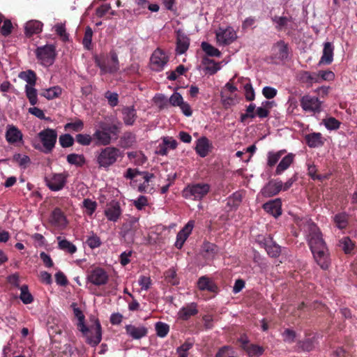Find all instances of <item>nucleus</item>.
<instances>
[{
    "mask_svg": "<svg viewBox=\"0 0 357 357\" xmlns=\"http://www.w3.org/2000/svg\"><path fill=\"white\" fill-rule=\"evenodd\" d=\"M305 138L307 144L310 148L321 146L324 143L322 135L320 132L310 133L308 135H306Z\"/></svg>",
    "mask_w": 357,
    "mask_h": 357,
    "instance_id": "27",
    "label": "nucleus"
},
{
    "mask_svg": "<svg viewBox=\"0 0 357 357\" xmlns=\"http://www.w3.org/2000/svg\"><path fill=\"white\" fill-rule=\"evenodd\" d=\"M76 142L82 146H89L93 140V135L89 134H77L75 136Z\"/></svg>",
    "mask_w": 357,
    "mask_h": 357,
    "instance_id": "52",
    "label": "nucleus"
},
{
    "mask_svg": "<svg viewBox=\"0 0 357 357\" xmlns=\"http://www.w3.org/2000/svg\"><path fill=\"white\" fill-rule=\"evenodd\" d=\"M122 211L120 204L116 201H112L107 205L105 210V215L107 220L112 222H116L121 215Z\"/></svg>",
    "mask_w": 357,
    "mask_h": 357,
    "instance_id": "15",
    "label": "nucleus"
},
{
    "mask_svg": "<svg viewBox=\"0 0 357 357\" xmlns=\"http://www.w3.org/2000/svg\"><path fill=\"white\" fill-rule=\"evenodd\" d=\"M59 141L63 148H68L73 145L75 140L70 134H64L60 135Z\"/></svg>",
    "mask_w": 357,
    "mask_h": 357,
    "instance_id": "54",
    "label": "nucleus"
},
{
    "mask_svg": "<svg viewBox=\"0 0 357 357\" xmlns=\"http://www.w3.org/2000/svg\"><path fill=\"white\" fill-rule=\"evenodd\" d=\"M20 298L24 304H30L33 301V297L29 291L28 286L26 284L20 287Z\"/></svg>",
    "mask_w": 357,
    "mask_h": 357,
    "instance_id": "41",
    "label": "nucleus"
},
{
    "mask_svg": "<svg viewBox=\"0 0 357 357\" xmlns=\"http://www.w3.org/2000/svg\"><path fill=\"white\" fill-rule=\"evenodd\" d=\"M119 129V126L116 124L101 126V130H96L93 134L95 145L108 146L113 139H117Z\"/></svg>",
    "mask_w": 357,
    "mask_h": 357,
    "instance_id": "2",
    "label": "nucleus"
},
{
    "mask_svg": "<svg viewBox=\"0 0 357 357\" xmlns=\"http://www.w3.org/2000/svg\"><path fill=\"white\" fill-rule=\"evenodd\" d=\"M282 203L279 198L271 200L263 205V208L275 218L282 214Z\"/></svg>",
    "mask_w": 357,
    "mask_h": 357,
    "instance_id": "20",
    "label": "nucleus"
},
{
    "mask_svg": "<svg viewBox=\"0 0 357 357\" xmlns=\"http://www.w3.org/2000/svg\"><path fill=\"white\" fill-rule=\"evenodd\" d=\"M201 47L202 50L210 56L220 57L221 56V52L217 48L206 42H202Z\"/></svg>",
    "mask_w": 357,
    "mask_h": 357,
    "instance_id": "43",
    "label": "nucleus"
},
{
    "mask_svg": "<svg viewBox=\"0 0 357 357\" xmlns=\"http://www.w3.org/2000/svg\"><path fill=\"white\" fill-rule=\"evenodd\" d=\"M123 152L114 146H106L100 149L96 153V163L100 168L107 169L113 165L119 158L123 157Z\"/></svg>",
    "mask_w": 357,
    "mask_h": 357,
    "instance_id": "3",
    "label": "nucleus"
},
{
    "mask_svg": "<svg viewBox=\"0 0 357 357\" xmlns=\"http://www.w3.org/2000/svg\"><path fill=\"white\" fill-rule=\"evenodd\" d=\"M307 229V242L311 251L325 249L326 248V243L319 227L314 223H309Z\"/></svg>",
    "mask_w": 357,
    "mask_h": 357,
    "instance_id": "5",
    "label": "nucleus"
},
{
    "mask_svg": "<svg viewBox=\"0 0 357 357\" xmlns=\"http://www.w3.org/2000/svg\"><path fill=\"white\" fill-rule=\"evenodd\" d=\"M6 140L10 143H16L22 139V134L20 130L14 126H8L6 133Z\"/></svg>",
    "mask_w": 357,
    "mask_h": 357,
    "instance_id": "30",
    "label": "nucleus"
},
{
    "mask_svg": "<svg viewBox=\"0 0 357 357\" xmlns=\"http://www.w3.org/2000/svg\"><path fill=\"white\" fill-rule=\"evenodd\" d=\"M285 152V150H281L278 152H272L270 151L268 153V160H267V165L269 167L274 166L280 160L282 155L284 154Z\"/></svg>",
    "mask_w": 357,
    "mask_h": 357,
    "instance_id": "48",
    "label": "nucleus"
},
{
    "mask_svg": "<svg viewBox=\"0 0 357 357\" xmlns=\"http://www.w3.org/2000/svg\"><path fill=\"white\" fill-rule=\"evenodd\" d=\"M301 107L305 112L319 113L321 110V101L317 97L303 96L301 100Z\"/></svg>",
    "mask_w": 357,
    "mask_h": 357,
    "instance_id": "8",
    "label": "nucleus"
},
{
    "mask_svg": "<svg viewBox=\"0 0 357 357\" xmlns=\"http://www.w3.org/2000/svg\"><path fill=\"white\" fill-rule=\"evenodd\" d=\"M66 160L69 164L77 167H82L86 162V159L82 154L70 153L67 155Z\"/></svg>",
    "mask_w": 357,
    "mask_h": 357,
    "instance_id": "39",
    "label": "nucleus"
},
{
    "mask_svg": "<svg viewBox=\"0 0 357 357\" xmlns=\"http://www.w3.org/2000/svg\"><path fill=\"white\" fill-rule=\"evenodd\" d=\"M300 81L307 84V86H312L314 83H319L320 78L317 73H310L309 71H302L299 74Z\"/></svg>",
    "mask_w": 357,
    "mask_h": 357,
    "instance_id": "28",
    "label": "nucleus"
},
{
    "mask_svg": "<svg viewBox=\"0 0 357 357\" xmlns=\"http://www.w3.org/2000/svg\"><path fill=\"white\" fill-rule=\"evenodd\" d=\"M84 128V122L80 119H76L74 122L68 123L64 126L66 130H72L74 132L82 131Z\"/></svg>",
    "mask_w": 357,
    "mask_h": 357,
    "instance_id": "49",
    "label": "nucleus"
},
{
    "mask_svg": "<svg viewBox=\"0 0 357 357\" xmlns=\"http://www.w3.org/2000/svg\"><path fill=\"white\" fill-rule=\"evenodd\" d=\"M50 222L56 227H64L66 225V218L63 213L58 208L52 212Z\"/></svg>",
    "mask_w": 357,
    "mask_h": 357,
    "instance_id": "26",
    "label": "nucleus"
},
{
    "mask_svg": "<svg viewBox=\"0 0 357 357\" xmlns=\"http://www.w3.org/2000/svg\"><path fill=\"white\" fill-rule=\"evenodd\" d=\"M334 222L339 229H344L348 225V215L345 213H338L335 215Z\"/></svg>",
    "mask_w": 357,
    "mask_h": 357,
    "instance_id": "47",
    "label": "nucleus"
},
{
    "mask_svg": "<svg viewBox=\"0 0 357 357\" xmlns=\"http://www.w3.org/2000/svg\"><path fill=\"white\" fill-rule=\"evenodd\" d=\"M284 341L288 343H293L295 341L296 333L294 331L287 328L282 333Z\"/></svg>",
    "mask_w": 357,
    "mask_h": 357,
    "instance_id": "64",
    "label": "nucleus"
},
{
    "mask_svg": "<svg viewBox=\"0 0 357 357\" xmlns=\"http://www.w3.org/2000/svg\"><path fill=\"white\" fill-rule=\"evenodd\" d=\"M86 243L91 248L93 249L101 245V241L97 235L93 234L87 238Z\"/></svg>",
    "mask_w": 357,
    "mask_h": 357,
    "instance_id": "62",
    "label": "nucleus"
},
{
    "mask_svg": "<svg viewBox=\"0 0 357 357\" xmlns=\"http://www.w3.org/2000/svg\"><path fill=\"white\" fill-rule=\"evenodd\" d=\"M166 280L171 283L173 285L178 284V281L176 280V271L173 268H170L165 273Z\"/></svg>",
    "mask_w": 357,
    "mask_h": 357,
    "instance_id": "61",
    "label": "nucleus"
},
{
    "mask_svg": "<svg viewBox=\"0 0 357 357\" xmlns=\"http://www.w3.org/2000/svg\"><path fill=\"white\" fill-rule=\"evenodd\" d=\"M18 77L27 82L26 85L35 86L36 83V75L32 70H28L20 73Z\"/></svg>",
    "mask_w": 357,
    "mask_h": 357,
    "instance_id": "37",
    "label": "nucleus"
},
{
    "mask_svg": "<svg viewBox=\"0 0 357 357\" xmlns=\"http://www.w3.org/2000/svg\"><path fill=\"white\" fill-rule=\"evenodd\" d=\"M123 120L126 125L132 126L137 118L136 110L134 107H126L122 109Z\"/></svg>",
    "mask_w": 357,
    "mask_h": 357,
    "instance_id": "31",
    "label": "nucleus"
},
{
    "mask_svg": "<svg viewBox=\"0 0 357 357\" xmlns=\"http://www.w3.org/2000/svg\"><path fill=\"white\" fill-rule=\"evenodd\" d=\"M36 54L43 65L50 66L53 63L56 56L55 47L52 45L39 47L36 50Z\"/></svg>",
    "mask_w": 357,
    "mask_h": 357,
    "instance_id": "7",
    "label": "nucleus"
},
{
    "mask_svg": "<svg viewBox=\"0 0 357 357\" xmlns=\"http://www.w3.org/2000/svg\"><path fill=\"white\" fill-rule=\"evenodd\" d=\"M74 315L77 319V329L82 333V336L85 337L87 344L91 347L97 346L102 340L101 325L98 319L94 320V324L90 326H86L84 324L85 316L82 311L77 307V304L73 303L71 304Z\"/></svg>",
    "mask_w": 357,
    "mask_h": 357,
    "instance_id": "1",
    "label": "nucleus"
},
{
    "mask_svg": "<svg viewBox=\"0 0 357 357\" xmlns=\"http://www.w3.org/2000/svg\"><path fill=\"white\" fill-rule=\"evenodd\" d=\"M168 56L160 49L155 50L151 57V69L155 71H161L168 62Z\"/></svg>",
    "mask_w": 357,
    "mask_h": 357,
    "instance_id": "12",
    "label": "nucleus"
},
{
    "mask_svg": "<svg viewBox=\"0 0 357 357\" xmlns=\"http://www.w3.org/2000/svg\"><path fill=\"white\" fill-rule=\"evenodd\" d=\"M93 31L90 26H87L85 30L84 36L82 40V44L84 47L87 49H91V45L92 41Z\"/></svg>",
    "mask_w": 357,
    "mask_h": 357,
    "instance_id": "55",
    "label": "nucleus"
},
{
    "mask_svg": "<svg viewBox=\"0 0 357 357\" xmlns=\"http://www.w3.org/2000/svg\"><path fill=\"white\" fill-rule=\"evenodd\" d=\"M83 206L86 209L87 214L91 215L96 211L97 204L96 202L92 201L89 199H85L83 201Z\"/></svg>",
    "mask_w": 357,
    "mask_h": 357,
    "instance_id": "58",
    "label": "nucleus"
},
{
    "mask_svg": "<svg viewBox=\"0 0 357 357\" xmlns=\"http://www.w3.org/2000/svg\"><path fill=\"white\" fill-rule=\"evenodd\" d=\"M57 240L59 241V249L68 252L70 254H73L77 251L76 246L68 240L61 239L60 236L57 238Z\"/></svg>",
    "mask_w": 357,
    "mask_h": 357,
    "instance_id": "40",
    "label": "nucleus"
},
{
    "mask_svg": "<svg viewBox=\"0 0 357 357\" xmlns=\"http://www.w3.org/2000/svg\"><path fill=\"white\" fill-rule=\"evenodd\" d=\"M273 49L275 50H277L276 56L278 59L282 60L287 59L288 45L285 43L283 40H280L277 42L274 45Z\"/></svg>",
    "mask_w": 357,
    "mask_h": 357,
    "instance_id": "34",
    "label": "nucleus"
},
{
    "mask_svg": "<svg viewBox=\"0 0 357 357\" xmlns=\"http://www.w3.org/2000/svg\"><path fill=\"white\" fill-rule=\"evenodd\" d=\"M210 190L207 183L189 185L183 190V197L192 200H200L205 197Z\"/></svg>",
    "mask_w": 357,
    "mask_h": 357,
    "instance_id": "6",
    "label": "nucleus"
},
{
    "mask_svg": "<svg viewBox=\"0 0 357 357\" xmlns=\"http://www.w3.org/2000/svg\"><path fill=\"white\" fill-rule=\"evenodd\" d=\"M334 47L331 42H326L324 44L323 54L319 62V66L321 64L329 65L333 60Z\"/></svg>",
    "mask_w": 357,
    "mask_h": 357,
    "instance_id": "24",
    "label": "nucleus"
},
{
    "mask_svg": "<svg viewBox=\"0 0 357 357\" xmlns=\"http://www.w3.org/2000/svg\"><path fill=\"white\" fill-rule=\"evenodd\" d=\"M203 64L205 66L204 70L211 75L215 74L221 68L220 63L208 58L203 59Z\"/></svg>",
    "mask_w": 357,
    "mask_h": 357,
    "instance_id": "36",
    "label": "nucleus"
},
{
    "mask_svg": "<svg viewBox=\"0 0 357 357\" xmlns=\"http://www.w3.org/2000/svg\"><path fill=\"white\" fill-rule=\"evenodd\" d=\"M294 159V155L292 153H289L286 156H284L281 161L279 162L278 165L276 167L275 174L280 175L284 171L287 169L289 166L292 164Z\"/></svg>",
    "mask_w": 357,
    "mask_h": 357,
    "instance_id": "33",
    "label": "nucleus"
},
{
    "mask_svg": "<svg viewBox=\"0 0 357 357\" xmlns=\"http://www.w3.org/2000/svg\"><path fill=\"white\" fill-rule=\"evenodd\" d=\"M137 226V222L135 219L129 220L123 224L121 234L128 242H132L134 241Z\"/></svg>",
    "mask_w": 357,
    "mask_h": 357,
    "instance_id": "14",
    "label": "nucleus"
},
{
    "mask_svg": "<svg viewBox=\"0 0 357 357\" xmlns=\"http://www.w3.org/2000/svg\"><path fill=\"white\" fill-rule=\"evenodd\" d=\"M312 252L317 264L324 270L328 269L330 265V259L327 248L312 251Z\"/></svg>",
    "mask_w": 357,
    "mask_h": 357,
    "instance_id": "17",
    "label": "nucleus"
},
{
    "mask_svg": "<svg viewBox=\"0 0 357 357\" xmlns=\"http://www.w3.org/2000/svg\"><path fill=\"white\" fill-rule=\"evenodd\" d=\"M273 22L275 24V29L278 31H281L284 27L287 25V23L291 20V17H280L275 15L271 17Z\"/></svg>",
    "mask_w": 357,
    "mask_h": 357,
    "instance_id": "44",
    "label": "nucleus"
},
{
    "mask_svg": "<svg viewBox=\"0 0 357 357\" xmlns=\"http://www.w3.org/2000/svg\"><path fill=\"white\" fill-rule=\"evenodd\" d=\"M245 351L247 352L249 356L251 357H258L261 356L264 352V349L262 347H260L257 344H249L245 349Z\"/></svg>",
    "mask_w": 357,
    "mask_h": 357,
    "instance_id": "46",
    "label": "nucleus"
},
{
    "mask_svg": "<svg viewBox=\"0 0 357 357\" xmlns=\"http://www.w3.org/2000/svg\"><path fill=\"white\" fill-rule=\"evenodd\" d=\"M323 123L328 130H337L340 128V122L334 117L323 119Z\"/></svg>",
    "mask_w": 357,
    "mask_h": 357,
    "instance_id": "53",
    "label": "nucleus"
},
{
    "mask_svg": "<svg viewBox=\"0 0 357 357\" xmlns=\"http://www.w3.org/2000/svg\"><path fill=\"white\" fill-rule=\"evenodd\" d=\"M339 245L346 254L351 253L354 248V243L349 237L342 238L340 241Z\"/></svg>",
    "mask_w": 357,
    "mask_h": 357,
    "instance_id": "45",
    "label": "nucleus"
},
{
    "mask_svg": "<svg viewBox=\"0 0 357 357\" xmlns=\"http://www.w3.org/2000/svg\"><path fill=\"white\" fill-rule=\"evenodd\" d=\"M298 345L303 351H312L315 346V337L306 338L303 341H300Z\"/></svg>",
    "mask_w": 357,
    "mask_h": 357,
    "instance_id": "50",
    "label": "nucleus"
},
{
    "mask_svg": "<svg viewBox=\"0 0 357 357\" xmlns=\"http://www.w3.org/2000/svg\"><path fill=\"white\" fill-rule=\"evenodd\" d=\"M86 279L93 284L100 286L107 283L108 275L103 268L96 267L88 273Z\"/></svg>",
    "mask_w": 357,
    "mask_h": 357,
    "instance_id": "11",
    "label": "nucleus"
},
{
    "mask_svg": "<svg viewBox=\"0 0 357 357\" xmlns=\"http://www.w3.org/2000/svg\"><path fill=\"white\" fill-rule=\"evenodd\" d=\"M190 38L181 30L176 31V47L177 54H184L189 48Z\"/></svg>",
    "mask_w": 357,
    "mask_h": 357,
    "instance_id": "19",
    "label": "nucleus"
},
{
    "mask_svg": "<svg viewBox=\"0 0 357 357\" xmlns=\"http://www.w3.org/2000/svg\"><path fill=\"white\" fill-rule=\"evenodd\" d=\"M197 287L201 291H208L213 293L218 291L217 284L209 278L206 276H202L197 281Z\"/></svg>",
    "mask_w": 357,
    "mask_h": 357,
    "instance_id": "23",
    "label": "nucleus"
},
{
    "mask_svg": "<svg viewBox=\"0 0 357 357\" xmlns=\"http://www.w3.org/2000/svg\"><path fill=\"white\" fill-rule=\"evenodd\" d=\"M62 93V89L59 86H54L48 89H43L40 95L47 100H52L59 97Z\"/></svg>",
    "mask_w": 357,
    "mask_h": 357,
    "instance_id": "35",
    "label": "nucleus"
},
{
    "mask_svg": "<svg viewBox=\"0 0 357 357\" xmlns=\"http://www.w3.org/2000/svg\"><path fill=\"white\" fill-rule=\"evenodd\" d=\"M169 103L174 106L179 107L184 101L182 96L177 92H174L169 98Z\"/></svg>",
    "mask_w": 357,
    "mask_h": 357,
    "instance_id": "59",
    "label": "nucleus"
},
{
    "mask_svg": "<svg viewBox=\"0 0 357 357\" xmlns=\"http://www.w3.org/2000/svg\"><path fill=\"white\" fill-rule=\"evenodd\" d=\"M38 137L42 145L34 144V148L45 154L52 153L56 143V131L52 128H46L38 132Z\"/></svg>",
    "mask_w": 357,
    "mask_h": 357,
    "instance_id": "4",
    "label": "nucleus"
},
{
    "mask_svg": "<svg viewBox=\"0 0 357 357\" xmlns=\"http://www.w3.org/2000/svg\"><path fill=\"white\" fill-rule=\"evenodd\" d=\"M194 224L192 221H189L185 226L177 234L175 246L178 249H181L188 236L192 232Z\"/></svg>",
    "mask_w": 357,
    "mask_h": 357,
    "instance_id": "21",
    "label": "nucleus"
},
{
    "mask_svg": "<svg viewBox=\"0 0 357 357\" xmlns=\"http://www.w3.org/2000/svg\"><path fill=\"white\" fill-rule=\"evenodd\" d=\"M155 331L158 336L165 337L169 331V327L168 324L158 321L155 324Z\"/></svg>",
    "mask_w": 357,
    "mask_h": 357,
    "instance_id": "51",
    "label": "nucleus"
},
{
    "mask_svg": "<svg viewBox=\"0 0 357 357\" xmlns=\"http://www.w3.org/2000/svg\"><path fill=\"white\" fill-rule=\"evenodd\" d=\"M68 177V173L65 172L60 174H53L45 178V183L51 190L59 191L65 186Z\"/></svg>",
    "mask_w": 357,
    "mask_h": 357,
    "instance_id": "9",
    "label": "nucleus"
},
{
    "mask_svg": "<svg viewBox=\"0 0 357 357\" xmlns=\"http://www.w3.org/2000/svg\"><path fill=\"white\" fill-rule=\"evenodd\" d=\"M55 31L63 41L69 40V35L67 33L65 25L63 24H56L54 26Z\"/></svg>",
    "mask_w": 357,
    "mask_h": 357,
    "instance_id": "57",
    "label": "nucleus"
},
{
    "mask_svg": "<svg viewBox=\"0 0 357 357\" xmlns=\"http://www.w3.org/2000/svg\"><path fill=\"white\" fill-rule=\"evenodd\" d=\"M34 86H25V93L31 105H35L38 102L37 90Z\"/></svg>",
    "mask_w": 357,
    "mask_h": 357,
    "instance_id": "42",
    "label": "nucleus"
},
{
    "mask_svg": "<svg viewBox=\"0 0 357 357\" xmlns=\"http://www.w3.org/2000/svg\"><path fill=\"white\" fill-rule=\"evenodd\" d=\"M110 60L100 61L96 59V65L100 68L102 73H114L119 69L118 56L116 52H110Z\"/></svg>",
    "mask_w": 357,
    "mask_h": 357,
    "instance_id": "10",
    "label": "nucleus"
},
{
    "mask_svg": "<svg viewBox=\"0 0 357 357\" xmlns=\"http://www.w3.org/2000/svg\"><path fill=\"white\" fill-rule=\"evenodd\" d=\"M126 333L132 338L135 340L141 339L147 335L148 330L144 326H135L132 324L126 325Z\"/></svg>",
    "mask_w": 357,
    "mask_h": 357,
    "instance_id": "22",
    "label": "nucleus"
},
{
    "mask_svg": "<svg viewBox=\"0 0 357 357\" xmlns=\"http://www.w3.org/2000/svg\"><path fill=\"white\" fill-rule=\"evenodd\" d=\"M263 244L270 257H278L280 256L281 247L273 241V237L271 235L264 238Z\"/></svg>",
    "mask_w": 357,
    "mask_h": 357,
    "instance_id": "18",
    "label": "nucleus"
},
{
    "mask_svg": "<svg viewBox=\"0 0 357 357\" xmlns=\"http://www.w3.org/2000/svg\"><path fill=\"white\" fill-rule=\"evenodd\" d=\"M43 23L38 20H31L25 24V34L26 36H31L33 34L39 33L42 31Z\"/></svg>",
    "mask_w": 357,
    "mask_h": 357,
    "instance_id": "29",
    "label": "nucleus"
},
{
    "mask_svg": "<svg viewBox=\"0 0 357 357\" xmlns=\"http://www.w3.org/2000/svg\"><path fill=\"white\" fill-rule=\"evenodd\" d=\"M282 189V182L281 181H270L261 189V194L264 197H271L280 192Z\"/></svg>",
    "mask_w": 357,
    "mask_h": 357,
    "instance_id": "16",
    "label": "nucleus"
},
{
    "mask_svg": "<svg viewBox=\"0 0 357 357\" xmlns=\"http://www.w3.org/2000/svg\"><path fill=\"white\" fill-rule=\"evenodd\" d=\"M237 38L236 33L231 27L225 29H219L216 32L217 42L220 45H227L232 43Z\"/></svg>",
    "mask_w": 357,
    "mask_h": 357,
    "instance_id": "13",
    "label": "nucleus"
},
{
    "mask_svg": "<svg viewBox=\"0 0 357 357\" xmlns=\"http://www.w3.org/2000/svg\"><path fill=\"white\" fill-rule=\"evenodd\" d=\"M245 97L248 101H252L255 99V94L254 89L250 83H247L244 85Z\"/></svg>",
    "mask_w": 357,
    "mask_h": 357,
    "instance_id": "60",
    "label": "nucleus"
},
{
    "mask_svg": "<svg viewBox=\"0 0 357 357\" xmlns=\"http://www.w3.org/2000/svg\"><path fill=\"white\" fill-rule=\"evenodd\" d=\"M198 310L197 309V305L195 303H192L190 305L182 307L178 312L179 318L187 320L191 316L197 314Z\"/></svg>",
    "mask_w": 357,
    "mask_h": 357,
    "instance_id": "32",
    "label": "nucleus"
},
{
    "mask_svg": "<svg viewBox=\"0 0 357 357\" xmlns=\"http://www.w3.org/2000/svg\"><path fill=\"white\" fill-rule=\"evenodd\" d=\"M211 147V145L208 138L202 137L197 139L195 151L200 157L204 158L208 154Z\"/></svg>",
    "mask_w": 357,
    "mask_h": 357,
    "instance_id": "25",
    "label": "nucleus"
},
{
    "mask_svg": "<svg viewBox=\"0 0 357 357\" xmlns=\"http://www.w3.org/2000/svg\"><path fill=\"white\" fill-rule=\"evenodd\" d=\"M13 160L18 163L21 167H25L26 165L30 162V158L27 155H21L20 154H15L13 155Z\"/></svg>",
    "mask_w": 357,
    "mask_h": 357,
    "instance_id": "63",
    "label": "nucleus"
},
{
    "mask_svg": "<svg viewBox=\"0 0 357 357\" xmlns=\"http://www.w3.org/2000/svg\"><path fill=\"white\" fill-rule=\"evenodd\" d=\"M120 142L123 148H130L135 144L136 135L130 132H125L121 137Z\"/></svg>",
    "mask_w": 357,
    "mask_h": 357,
    "instance_id": "38",
    "label": "nucleus"
},
{
    "mask_svg": "<svg viewBox=\"0 0 357 357\" xmlns=\"http://www.w3.org/2000/svg\"><path fill=\"white\" fill-rule=\"evenodd\" d=\"M256 109V106L255 104H250L246 108V112L245 114H242L241 115L240 120L241 122H244L247 119H254L256 116L255 113V110Z\"/></svg>",
    "mask_w": 357,
    "mask_h": 357,
    "instance_id": "56",
    "label": "nucleus"
}]
</instances>
